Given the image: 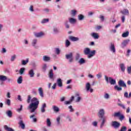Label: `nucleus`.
Instances as JSON below:
<instances>
[{
    "instance_id": "nucleus-1",
    "label": "nucleus",
    "mask_w": 131,
    "mask_h": 131,
    "mask_svg": "<svg viewBox=\"0 0 131 131\" xmlns=\"http://www.w3.org/2000/svg\"><path fill=\"white\" fill-rule=\"evenodd\" d=\"M29 106L28 107V110H30L31 113H33L35 112V110L38 108V105H39V101L36 97H34L31 99V96L30 95L28 96V99L27 100V103H30Z\"/></svg>"
},
{
    "instance_id": "nucleus-2",
    "label": "nucleus",
    "mask_w": 131,
    "mask_h": 131,
    "mask_svg": "<svg viewBox=\"0 0 131 131\" xmlns=\"http://www.w3.org/2000/svg\"><path fill=\"white\" fill-rule=\"evenodd\" d=\"M99 115L100 119H99V122L100 123V128H102L103 126L106 122V118L105 117V111L104 109H100L99 112Z\"/></svg>"
},
{
    "instance_id": "nucleus-3",
    "label": "nucleus",
    "mask_w": 131,
    "mask_h": 131,
    "mask_svg": "<svg viewBox=\"0 0 131 131\" xmlns=\"http://www.w3.org/2000/svg\"><path fill=\"white\" fill-rule=\"evenodd\" d=\"M84 55H88V58H92V57H94V55H95L96 53V51L93 50L92 51H91V50L89 48H86L84 49Z\"/></svg>"
},
{
    "instance_id": "nucleus-4",
    "label": "nucleus",
    "mask_w": 131,
    "mask_h": 131,
    "mask_svg": "<svg viewBox=\"0 0 131 131\" xmlns=\"http://www.w3.org/2000/svg\"><path fill=\"white\" fill-rule=\"evenodd\" d=\"M105 80L107 83H111L112 85L116 84V80L112 79L111 77H108L107 76H104Z\"/></svg>"
},
{
    "instance_id": "nucleus-5",
    "label": "nucleus",
    "mask_w": 131,
    "mask_h": 131,
    "mask_svg": "<svg viewBox=\"0 0 131 131\" xmlns=\"http://www.w3.org/2000/svg\"><path fill=\"white\" fill-rule=\"evenodd\" d=\"M114 117H119V120L122 121L124 119V115L121 114L120 112L115 113L114 115Z\"/></svg>"
},
{
    "instance_id": "nucleus-6",
    "label": "nucleus",
    "mask_w": 131,
    "mask_h": 131,
    "mask_svg": "<svg viewBox=\"0 0 131 131\" xmlns=\"http://www.w3.org/2000/svg\"><path fill=\"white\" fill-rule=\"evenodd\" d=\"M112 125L114 127V128H119V126H120V123L116 121H113Z\"/></svg>"
},
{
    "instance_id": "nucleus-7",
    "label": "nucleus",
    "mask_w": 131,
    "mask_h": 131,
    "mask_svg": "<svg viewBox=\"0 0 131 131\" xmlns=\"http://www.w3.org/2000/svg\"><path fill=\"white\" fill-rule=\"evenodd\" d=\"M73 54H72V53H70L69 54H67L66 55V59H69V62H70V63H71L72 62V61H73Z\"/></svg>"
},
{
    "instance_id": "nucleus-8",
    "label": "nucleus",
    "mask_w": 131,
    "mask_h": 131,
    "mask_svg": "<svg viewBox=\"0 0 131 131\" xmlns=\"http://www.w3.org/2000/svg\"><path fill=\"white\" fill-rule=\"evenodd\" d=\"M85 89L86 92L90 91V93H93L94 92V90L93 89L91 88V84L90 83H87L85 85Z\"/></svg>"
},
{
    "instance_id": "nucleus-9",
    "label": "nucleus",
    "mask_w": 131,
    "mask_h": 131,
    "mask_svg": "<svg viewBox=\"0 0 131 131\" xmlns=\"http://www.w3.org/2000/svg\"><path fill=\"white\" fill-rule=\"evenodd\" d=\"M120 13L122 15H124V16H128V15H129V11H128V9H124L120 11Z\"/></svg>"
},
{
    "instance_id": "nucleus-10",
    "label": "nucleus",
    "mask_w": 131,
    "mask_h": 131,
    "mask_svg": "<svg viewBox=\"0 0 131 131\" xmlns=\"http://www.w3.org/2000/svg\"><path fill=\"white\" fill-rule=\"evenodd\" d=\"M53 70H50L49 72L48 76L50 79H52V80H54L55 78H54V73H53Z\"/></svg>"
},
{
    "instance_id": "nucleus-11",
    "label": "nucleus",
    "mask_w": 131,
    "mask_h": 131,
    "mask_svg": "<svg viewBox=\"0 0 131 131\" xmlns=\"http://www.w3.org/2000/svg\"><path fill=\"white\" fill-rule=\"evenodd\" d=\"M90 35L94 39H98L99 38V34L98 33L92 32L90 34Z\"/></svg>"
},
{
    "instance_id": "nucleus-12",
    "label": "nucleus",
    "mask_w": 131,
    "mask_h": 131,
    "mask_svg": "<svg viewBox=\"0 0 131 131\" xmlns=\"http://www.w3.org/2000/svg\"><path fill=\"white\" fill-rule=\"evenodd\" d=\"M38 92L39 93V96L41 97V98H43V90H42V88L40 87L38 89Z\"/></svg>"
},
{
    "instance_id": "nucleus-13",
    "label": "nucleus",
    "mask_w": 131,
    "mask_h": 131,
    "mask_svg": "<svg viewBox=\"0 0 131 131\" xmlns=\"http://www.w3.org/2000/svg\"><path fill=\"white\" fill-rule=\"evenodd\" d=\"M119 86H122L123 88H126V84L124 83V81L122 80H120L118 82Z\"/></svg>"
},
{
    "instance_id": "nucleus-14",
    "label": "nucleus",
    "mask_w": 131,
    "mask_h": 131,
    "mask_svg": "<svg viewBox=\"0 0 131 131\" xmlns=\"http://www.w3.org/2000/svg\"><path fill=\"white\" fill-rule=\"evenodd\" d=\"M34 35L36 37H42V36H45V33L43 32L36 33H35Z\"/></svg>"
},
{
    "instance_id": "nucleus-15",
    "label": "nucleus",
    "mask_w": 131,
    "mask_h": 131,
    "mask_svg": "<svg viewBox=\"0 0 131 131\" xmlns=\"http://www.w3.org/2000/svg\"><path fill=\"white\" fill-rule=\"evenodd\" d=\"M110 50L111 52H112L113 53H115L116 52V50H115V46L113 43H111V46H110Z\"/></svg>"
},
{
    "instance_id": "nucleus-16",
    "label": "nucleus",
    "mask_w": 131,
    "mask_h": 131,
    "mask_svg": "<svg viewBox=\"0 0 131 131\" xmlns=\"http://www.w3.org/2000/svg\"><path fill=\"white\" fill-rule=\"evenodd\" d=\"M28 74L30 77L33 78L34 77V75L35 74V73H34V71L33 70V69H31L29 71Z\"/></svg>"
},
{
    "instance_id": "nucleus-17",
    "label": "nucleus",
    "mask_w": 131,
    "mask_h": 131,
    "mask_svg": "<svg viewBox=\"0 0 131 131\" xmlns=\"http://www.w3.org/2000/svg\"><path fill=\"white\" fill-rule=\"evenodd\" d=\"M69 39H70V40H72V41H78V40H79V38L77 37L70 36Z\"/></svg>"
},
{
    "instance_id": "nucleus-18",
    "label": "nucleus",
    "mask_w": 131,
    "mask_h": 131,
    "mask_svg": "<svg viewBox=\"0 0 131 131\" xmlns=\"http://www.w3.org/2000/svg\"><path fill=\"white\" fill-rule=\"evenodd\" d=\"M129 42V39H126L124 40L122 43V48H125V47L127 46Z\"/></svg>"
},
{
    "instance_id": "nucleus-19",
    "label": "nucleus",
    "mask_w": 131,
    "mask_h": 131,
    "mask_svg": "<svg viewBox=\"0 0 131 131\" xmlns=\"http://www.w3.org/2000/svg\"><path fill=\"white\" fill-rule=\"evenodd\" d=\"M42 60L44 62H49V61H51V57L50 56L45 55L42 57Z\"/></svg>"
},
{
    "instance_id": "nucleus-20",
    "label": "nucleus",
    "mask_w": 131,
    "mask_h": 131,
    "mask_svg": "<svg viewBox=\"0 0 131 131\" xmlns=\"http://www.w3.org/2000/svg\"><path fill=\"white\" fill-rule=\"evenodd\" d=\"M46 108H47V104L43 103L40 108L41 112L42 113H45V112H46Z\"/></svg>"
},
{
    "instance_id": "nucleus-21",
    "label": "nucleus",
    "mask_w": 131,
    "mask_h": 131,
    "mask_svg": "<svg viewBox=\"0 0 131 131\" xmlns=\"http://www.w3.org/2000/svg\"><path fill=\"white\" fill-rule=\"evenodd\" d=\"M18 124H19L20 126H21L22 129H24L25 128V124H24L23 121L20 120Z\"/></svg>"
},
{
    "instance_id": "nucleus-22",
    "label": "nucleus",
    "mask_w": 131,
    "mask_h": 131,
    "mask_svg": "<svg viewBox=\"0 0 131 131\" xmlns=\"http://www.w3.org/2000/svg\"><path fill=\"white\" fill-rule=\"evenodd\" d=\"M120 68L122 72H124L125 71V66L124 63H121L120 64Z\"/></svg>"
},
{
    "instance_id": "nucleus-23",
    "label": "nucleus",
    "mask_w": 131,
    "mask_h": 131,
    "mask_svg": "<svg viewBox=\"0 0 131 131\" xmlns=\"http://www.w3.org/2000/svg\"><path fill=\"white\" fill-rule=\"evenodd\" d=\"M75 96H76V97H78L76 100V102L77 103L80 102V100H81V97L80 96H79V93H76Z\"/></svg>"
},
{
    "instance_id": "nucleus-24",
    "label": "nucleus",
    "mask_w": 131,
    "mask_h": 131,
    "mask_svg": "<svg viewBox=\"0 0 131 131\" xmlns=\"http://www.w3.org/2000/svg\"><path fill=\"white\" fill-rule=\"evenodd\" d=\"M69 21L71 24H74V23H76V19L73 18H69Z\"/></svg>"
},
{
    "instance_id": "nucleus-25",
    "label": "nucleus",
    "mask_w": 131,
    "mask_h": 131,
    "mask_svg": "<svg viewBox=\"0 0 131 131\" xmlns=\"http://www.w3.org/2000/svg\"><path fill=\"white\" fill-rule=\"evenodd\" d=\"M52 109L54 111V112H59V111H60V109L59 108V107H58V106L56 105H53L52 106Z\"/></svg>"
},
{
    "instance_id": "nucleus-26",
    "label": "nucleus",
    "mask_w": 131,
    "mask_h": 131,
    "mask_svg": "<svg viewBox=\"0 0 131 131\" xmlns=\"http://www.w3.org/2000/svg\"><path fill=\"white\" fill-rule=\"evenodd\" d=\"M8 78H7V76H4V75H0V81H5L7 80Z\"/></svg>"
},
{
    "instance_id": "nucleus-27",
    "label": "nucleus",
    "mask_w": 131,
    "mask_h": 131,
    "mask_svg": "<svg viewBox=\"0 0 131 131\" xmlns=\"http://www.w3.org/2000/svg\"><path fill=\"white\" fill-rule=\"evenodd\" d=\"M5 130L7 131H15L14 129L11 127H9L7 125H4V126Z\"/></svg>"
},
{
    "instance_id": "nucleus-28",
    "label": "nucleus",
    "mask_w": 131,
    "mask_h": 131,
    "mask_svg": "<svg viewBox=\"0 0 131 131\" xmlns=\"http://www.w3.org/2000/svg\"><path fill=\"white\" fill-rule=\"evenodd\" d=\"M36 43H37V39H33L32 41V46L34 48H36V46H35Z\"/></svg>"
},
{
    "instance_id": "nucleus-29",
    "label": "nucleus",
    "mask_w": 131,
    "mask_h": 131,
    "mask_svg": "<svg viewBox=\"0 0 131 131\" xmlns=\"http://www.w3.org/2000/svg\"><path fill=\"white\" fill-rule=\"evenodd\" d=\"M49 21L50 19L49 18H45L41 21V24H46V23H49Z\"/></svg>"
},
{
    "instance_id": "nucleus-30",
    "label": "nucleus",
    "mask_w": 131,
    "mask_h": 131,
    "mask_svg": "<svg viewBox=\"0 0 131 131\" xmlns=\"http://www.w3.org/2000/svg\"><path fill=\"white\" fill-rule=\"evenodd\" d=\"M78 19L79 21H82L84 19V16L82 14H79L78 15Z\"/></svg>"
},
{
    "instance_id": "nucleus-31",
    "label": "nucleus",
    "mask_w": 131,
    "mask_h": 131,
    "mask_svg": "<svg viewBox=\"0 0 131 131\" xmlns=\"http://www.w3.org/2000/svg\"><path fill=\"white\" fill-rule=\"evenodd\" d=\"M57 83H58V86H59L60 88L62 86L63 84L62 83V79H57Z\"/></svg>"
},
{
    "instance_id": "nucleus-32",
    "label": "nucleus",
    "mask_w": 131,
    "mask_h": 131,
    "mask_svg": "<svg viewBox=\"0 0 131 131\" xmlns=\"http://www.w3.org/2000/svg\"><path fill=\"white\" fill-rule=\"evenodd\" d=\"M61 121V117L60 116H58L57 118H56V122H57V125H60L61 122H60Z\"/></svg>"
},
{
    "instance_id": "nucleus-33",
    "label": "nucleus",
    "mask_w": 131,
    "mask_h": 131,
    "mask_svg": "<svg viewBox=\"0 0 131 131\" xmlns=\"http://www.w3.org/2000/svg\"><path fill=\"white\" fill-rule=\"evenodd\" d=\"M114 89L116 91H118V92H120V91H122V88L121 87L118 86V85H115L114 86Z\"/></svg>"
},
{
    "instance_id": "nucleus-34",
    "label": "nucleus",
    "mask_w": 131,
    "mask_h": 131,
    "mask_svg": "<svg viewBox=\"0 0 131 131\" xmlns=\"http://www.w3.org/2000/svg\"><path fill=\"white\" fill-rule=\"evenodd\" d=\"M46 123L47 124V126H51L52 125V122H51V120L50 119L48 118L46 121Z\"/></svg>"
},
{
    "instance_id": "nucleus-35",
    "label": "nucleus",
    "mask_w": 131,
    "mask_h": 131,
    "mask_svg": "<svg viewBox=\"0 0 131 131\" xmlns=\"http://www.w3.org/2000/svg\"><path fill=\"white\" fill-rule=\"evenodd\" d=\"M28 62H29V59L27 58V59L26 60H23L21 61V64H22V65H26L27 64V63H28Z\"/></svg>"
},
{
    "instance_id": "nucleus-36",
    "label": "nucleus",
    "mask_w": 131,
    "mask_h": 131,
    "mask_svg": "<svg viewBox=\"0 0 131 131\" xmlns=\"http://www.w3.org/2000/svg\"><path fill=\"white\" fill-rule=\"evenodd\" d=\"M6 114H7V116H8V117L11 118V117H12V115L13 114L12 113V111L9 110L6 112Z\"/></svg>"
},
{
    "instance_id": "nucleus-37",
    "label": "nucleus",
    "mask_w": 131,
    "mask_h": 131,
    "mask_svg": "<svg viewBox=\"0 0 131 131\" xmlns=\"http://www.w3.org/2000/svg\"><path fill=\"white\" fill-rule=\"evenodd\" d=\"M22 81H23L22 76H19L17 79V83H18L19 84H21V83H22Z\"/></svg>"
},
{
    "instance_id": "nucleus-38",
    "label": "nucleus",
    "mask_w": 131,
    "mask_h": 131,
    "mask_svg": "<svg viewBox=\"0 0 131 131\" xmlns=\"http://www.w3.org/2000/svg\"><path fill=\"white\" fill-rule=\"evenodd\" d=\"M129 34V32L128 31H127L126 32L122 34V37H127Z\"/></svg>"
},
{
    "instance_id": "nucleus-39",
    "label": "nucleus",
    "mask_w": 131,
    "mask_h": 131,
    "mask_svg": "<svg viewBox=\"0 0 131 131\" xmlns=\"http://www.w3.org/2000/svg\"><path fill=\"white\" fill-rule=\"evenodd\" d=\"M76 13H77V11L75 10H71V15L73 17H75L76 15Z\"/></svg>"
},
{
    "instance_id": "nucleus-40",
    "label": "nucleus",
    "mask_w": 131,
    "mask_h": 131,
    "mask_svg": "<svg viewBox=\"0 0 131 131\" xmlns=\"http://www.w3.org/2000/svg\"><path fill=\"white\" fill-rule=\"evenodd\" d=\"M78 63H79V64H84V63H85V60L82 58H80L78 61Z\"/></svg>"
},
{
    "instance_id": "nucleus-41",
    "label": "nucleus",
    "mask_w": 131,
    "mask_h": 131,
    "mask_svg": "<svg viewBox=\"0 0 131 131\" xmlns=\"http://www.w3.org/2000/svg\"><path fill=\"white\" fill-rule=\"evenodd\" d=\"M70 45H71V43L70 42V41H69V40H66V47L67 48H68V47H69V46H70Z\"/></svg>"
},
{
    "instance_id": "nucleus-42",
    "label": "nucleus",
    "mask_w": 131,
    "mask_h": 131,
    "mask_svg": "<svg viewBox=\"0 0 131 131\" xmlns=\"http://www.w3.org/2000/svg\"><path fill=\"white\" fill-rule=\"evenodd\" d=\"M24 71H25V68H21L19 70V74H20V75H22V74L24 73Z\"/></svg>"
},
{
    "instance_id": "nucleus-43",
    "label": "nucleus",
    "mask_w": 131,
    "mask_h": 131,
    "mask_svg": "<svg viewBox=\"0 0 131 131\" xmlns=\"http://www.w3.org/2000/svg\"><path fill=\"white\" fill-rule=\"evenodd\" d=\"M79 58H80V54L79 53H76L75 57L76 61H78Z\"/></svg>"
},
{
    "instance_id": "nucleus-44",
    "label": "nucleus",
    "mask_w": 131,
    "mask_h": 131,
    "mask_svg": "<svg viewBox=\"0 0 131 131\" xmlns=\"http://www.w3.org/2000/svg\"><path fill=\"white\" fill-rule=\"evenodd\" d=\"M127 72L128 74H131V66L127 68Z\"/></svg>"
},
{
    "instance_id": "nucleus-45",
    "label": "nucleus",
    "mask_w": 131,
    "mask_h": 131,
    "mask_svg": "<svg viewBox=\"0 0 131 131\" xmlns=\"http://www.w3.org/2000/svg\"><path fill=\"white\" fill-rule=\"evenodd\" d=\"M16 59V55H13L12 56H11V58L10 59V61L11 62H14Z\"/></svg>"
},
{
    "instance_id": "nucleus-46",
    "label": "nucleus",
    "mask_w": 131,
    "mask_h": 131,
    "mask_svg": "<svg viewBox=\"0 0 131 131\" xmlns=\"http://www.w3.org/2000/svg\"><path fill=\"white\" fill-rule=\"evenodd\" d=\"M64 25L66 26V28H67V29H69V28H70L69 24L68 23V22L67 21L64 23Z\"/></svg>"
},
{
    "instance_id": "nucleus-47",
    "label": "nucleus",
    "mask_w": 131,
    "mask_h": 131,
    "mask_svg": "<svg viewBox=\"0 0 131 131\" xmlns=\"http://www.w3.org/2000/svg\"><path fill=\"white\" fill-rule=\"evenodd\" d=\"M68 109H70V112H74V108H72V105H70L68 107Z\"/></svg>"
},
{
    "instance_id": "nucleus-48",
    "label": "nucleus",
    "mask_w": 131,
    "mask_h": 131,
    "mask_svg": "<svg viewBox=\"0 0 131 131\" xmlns=\"http://www.w3.org/2000/svg\"><path fill=\"white\" fill-rule=\"evenodd\" d=\"M6 104H7V105H8V106H10L11 105V100L7 99Z\"/></svg>"
},
{
    "instance_id": "nucleus-49",
    "label": "nucleus",
    "mask_w": 131,
    "mask_h": 131,
    "mask_svg": "<svg viewBox=\"0 0 131 131\" xmlns=\"http://www.w3.org/2000/svg\"><path fill=\"white\" fill-rule=\"evenodd\" d=\"M100 19V21L101 22H104V20H105V17H104V16L103 15H100L99 17Z\"/></svg>"
},
{
    "instance_id": "nucleus-50",
    "label": "nucleus",
    "mask_w": 131,
    "mask_h": 131,
    "mask_svg": "<svg viewBox=\"0 0 131 131\" xmlns=\"http://www.w3.org/2000/svg\"><path fill=\"white\" fill-rule=\"evenodd\" d=\"M121 19L122 23H124V21H125V16L124 15L122 16L121 17Z\"/></svg>"
},
{
    "instance_id": "nucleus-51",
    "label": "nucleus",
    "mask_w": 131,
    "mask_h": 131,
    "mask_svg": "<svg viewBox=\"0 0 131 131\" xmlns=\"http://www.w3.org/2000/svg\"><path fill=\"white\" fill-rule=\"evenodd\" d=\"M127 128L126 127L123 126L120 131H126Z\"/></svg>"
},
{
    "instance_id": "nucleus-52",
    "label": "nucleus",
    "mask_w": 131,
    "mask_h": 131,
    "mask_svg": "<svg viewBox=\"0 0 131 131\" xmlns=\"http://www.w3.org/2000/svg\"><path fill=\"white\" fill-rule=\"evenodd\" d=\"M53 30L54 33H58V32H59V30H58V29L57 28H53Z\"/></svg>"
},
{
    "instance_id": "nucleus-53",
    "label": "nucleus",
    "mask_w": 131,
    "mask_h": 131,
    "mask_svg": "<svg viewBox=\"0 0 131 131\" xmlns=\"http://www.w3.org/2000/svg\"><path fill=\"white\" fill-rule=\"evenodd\" d=\"M92 125L95 127L98 126V122L96 121H94L92 122Z\"/></svg>"
},
{
    "instance_id": "nucleus-54",
    "label": "nucleus",
    "mask_w": 131,
    "mask_h": 131,
    "mask_svg": "<svg viewBox=\"0 0 131 131\" xmlns=\"http://www.w3.org/2000/svg\"><path fill=\"white\" fill-rule=\"evenodd\" d=\"M118 106H120V107H121L123 109H125V106L121 103H118Z\"/></svg>"
},
{
    "instance_id": "nucleus-55",
    "label": "nucleus",
    "mask_w": 131,
    "mask_h": 131,
    "mask_svg": "<svg viewBox=\"0 0 131 131\" xmlns=\"http://www.w3.org/2000/svg\"><path fill=\"white\" fill-rule=\"evenodd\" d=\"M55 52L57 55H59V54H60V49H59V48H56Z\"/></svg>"
},
{
    "instance_id": "nucleus-56",
    "label": "nucleus",
    "mask_w": 131,
    "mask_h": 131,
    "mask_svg": "<svg viewBox=\"0 0 131 131\" xmlns=\"http://www.w3.org/2000/svg\"><path fill=\"white\" fill-rule=\"evenodd\" d=\"M109 98H110L109 94H108V93H106V94L104 95V98L108 99Z\"/></svg>"
},
{
    "instance_id": "nucleus-57",
    "label": "nucleus",
    "mask_w": 131,
    "mask_h": 131,
    "mask_svg": "<svg viewBox=\"0 0 131 131\" xmlns=\"http://www.w3.org/2000/svg\"><path fill=\"white\" fill-rule=\"evenodd\" d=\"M47 64H43V67H42V69L44 71H46V70H47Z\"/></svg>"
},
{
    "instance_id": "nucleus-58",
    "label": "nucleus",
    "mask_w": 131,
    "mask_h": 131,
    "mask_svg": "<svg viewBox=\"0 0 131 131\" xmlns=\"http://www.w3.org/2000/svg\"><path fill=\"white\" fill-rule=\"evenodd\" d=\"M71 101H70V100H69V101H65L64 102V104H66V105H69V104H71Z\"/></svg>"
},
{
    "instance_id": "nucleus-59",
    "label": "nucleus",
    "mask_w": 131,
    "mask_h": 131,
    "mask_svg": "<svg viewBox=\"0 0 131 131\" xmlns=\"http://www.w3.org/2000/svg\"><path fill=\"white\" fill-rule=\"evenodd\" d=\"M66 119H68V121H70V122L72 121L71 118L69 116H67L66 117Z\"/></svg>"
},
{
    "instance_id": "nucleus-60",
    "label": "nucleus",
    "mask_w": 131,
    "mask_h": 131,
    "mask_svg": "<svg viewBox=\"0 0 131 131\" xmlns=\"http://www.w3.org/2000/svg\"><path fill=\"white\" fill-rule=\"evenodd\" d=\"M93 15H94L93 12L91 11L88 12V16H89L90 17H91V16H93Z\"/></svg>"
},
{
    "instance_id": "nucleus-61",
    "label": "nucleus",
    "mask_w": 131,
    "mask_h": 131,
    "mask_svg": "<svg viewBox=\"0 0 131 131\" xmlns=\"http://www.w3.org/2000/svg\"><path fill=\"white\" fill-rule=\"evenodd\" d=\"M124 97H125V98H128V93L127 92H125Z\"/></svg>"
},
{
    "instance_id": "nucleus-62",
    "label": "nucleus",
    "mask_w": 131,
    "mask_h": 131,
    "mask_svg": "<svg viewBox=\"0 0 131 131\" xmlns=\"http://www.w3.org/2000/svg\"><path fill=\"white\" fill-rule=\"evenodd\" d=\"M57 85V84L55 83L52 86V90H56V86Z\"/></svg>"
},
{
    "instance_id": "nucleus-63",
    "label": "nucleus",
    "mask_w": 131,
    "mask_h": 131,
    "mask_svg": "<svg viewBox=\"0 0 131 131\" xmlns=\"http://www.w3.org/2000/svg\"><path fill=\"white\" fill-rule=\"evenodd\" d=\"M29 10L31 11V12H33L34 10H33V6H31L30 7V8H29Z\"/></svg>"
},
{
    "instance_id": "nucleus-64",
    "label": "nucleus",
    "mask_w": 131,
    "mask_h": 131,
    "mask_svg": "<svg viewBox=\"0 0 131 131\" xmlns=\"http://www.w3.org/2000/svg\"><path fill=\"white\" fill-rule=\"evenodd\" d=\"M60 102H64L65 101V97H62L60 98Z\"/></svg>"
}]
</instances>
